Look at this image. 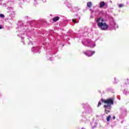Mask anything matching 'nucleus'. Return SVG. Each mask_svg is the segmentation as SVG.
Returning a JSON list of instances; mask_svg holds the SVG:
<instances>
[{
  "label": "nucleus",
  "instance_id": "9",
  "mask_svg": "<svg viewBox=\"0 0 129 129\" xmlns=\"http://www.w3.org/2000/svg\"><path fill=\"white\" fill-rule=\"evenodd\" d=\"M72 22H73V23H75V24H77V22L75 20H74V19H73Z\"/></svg>",
  "mask_w": 129,
  "mask_h": 129
},
{
  "label": "nucleus",
  "instance_id": "5",
  "mask_svg": "<svg viewBox=\"0 0 129 129\" xmlns=\"http://www.w3.org/2000/svg\"><path fill=\"white\" fill-rule=\"evenodd\" d=\"M87 6L88 8H91L93 6L92 2H88L87 3Z\"/></svg>",
  "mask_w": 129,
  "mask_h": 129
},
{
  "label": "nucleus",
  "instance_id": "12",
  "mask_svg": "<svg viewBox=\"0 0 129 129\" xmlns=\"http://www.w3.org/2000/svg\"><path fill=\"white\" fill-rule=\"evenodd\" d=\"M113 119H115V116H113Z\"/></svg>",
  "mask_w": 129,
  "mask_h": 129
},
{
  "label": "nucleus",
  "instance_id": "6",
  "mask_svg": "<svg viewBox=\"0 0 129 129\" xmlns=\"http://www.w3.org/2000/svg\"><path fill=\"white\" fill-rule=\"evenodd\" d=\"M110 118H111V116H110V115L108 116L106 118L107 121H109V120H110Z\"/></svg>",
  "mask_w": 129,
  "mask_h": 129
},
{
  "label": "nucleus",
  "instance_id": "1",
  "mask_svg": "<svg viewBox=\"0 0 129 129\" xmlns=\"http://www.w3.org/2000/svg\"><path fill=\"white\" fill-rule=\"evenodd\" d=\"M101 101L102 102L105 103V105L103 106V107L105 108L104 111L106 114H108L109 112H110V110L107 109H111V105H112L114 103V98H108L106 100H104L103 99H101Z\"/></svg>",
  "mask_w": 129,
  "mask_h": 129
},
{
  "label": "nucleus",
  "instance_id": "3",
  "mask_svg": "<svg viewBox=\"0 0 129 129\" xmlns=\"http://www.w3.org/2000/svg\"><path fill=\"white\" fill-rule=\"evenodd\" d=\"M60 19V17H59L58 16H56L54 17L53 19H52V21L53 22H54V23H56V22H57V21H59V19Z\"/></svg>",
  "mask_w": 129,
  "mask_h": 129
},
{
  "label": "nucleus",
  "instance_id": "11",
  "mask_svg": "<svg viewBox=\"0 0 129 129\" xmlns=\"http://www.w3.org/2000/svg\"><path fill=\"white\" fill-rule=\"evenodd\" d=\"M91 52L92 53V55H93L95 53V51H91Z\"/></svg>",
  "mask_w": 129,
  "mask_h": 129
},
{
  "label": "nucleus",
  "instance_id": "7",
  "mask_svg": "<svg viewBox=\"0 0 129 129\" xmlns=\"http://www.w3.org/2000/svg\"><path fill=\"white\" fill-rule=\"evenodd\" d=\"M100 105H101V102L99 101V102H98L97 107H99V106H100Z\"/></svg>",
  "mask_w": 129,
  "mask_h": 129
},
{
  "label": "nucleus",
  "instance_id": "10",
  "mask_svg": "<svg viewBox=\"0 0 129 129\" xmlns=\"http://www.w3.org/2000/svg\"><path fill=\"white\" fill-rule=\"evenodd\" d=\"M0 17L1 18H4L5 17V15H4L3 14H0Z\"/></svg>",
  "mask_w": 129,
  "mask_h": 129
},
{
  "label": "nucleus",
  "instance_id": "2",
  "mask_svg": "<svg viewBox=\"0 0 129 129\" xmlns=\"http://www.w3.org/2000/svg\"><path fill=\"white\" fill-rule=\"evenodd\" d=\"M96 23L98 28H99L100 30L105 31L107 29H108V25L106 24L102 17L98 18L96 20Z\"/></svg>",
  "mask_w": 129,
  "mask_h": 129
},
{
  "label": "nucleus",
  "instance_id": "14",
  "mask_svg": "<svg viewBox=\"0 0 129 129\" xmlns=\"http://www.w3.org/2000/svg\"><path fill=\"white\" fill-rule=\"evenodd\" d=\"M85 54L86 55H87V54H86V53H85Z\"/></svg>",
  "mask_w": 129,
  "mask_h": 129
},
{
  "label": "nucleus",
  "instance_id": "8",
  "mask_svg": "<svg viewBox=\"0 0 129 129\" xmlns=\"http://www.w3.org/2000/svg\"><path fill=\"white\" fill-rule=\"evenodd\" d=\"M123 7V4H119V8H122Z\"/></svg>",
  "mask_w": 129,
  "mask_h": 129
},
{
  "label": "nucleus",
  "instance_id": "13",
  "mask_svg": "<svg viewBox=\"0 0 129 129\" xmlns=\"http://www.w3.org/2000/svg\"><path fill=\"white\" fill-rule=\"evenodd\" d=\"M1 29H3V27H2L1 26H0V30H1Z\"/></svg>",
  "mask_w": 129,
  "mask_h": 129
},
{
  "label": "nucleus",
  "instance_id": "4",
  "mask_svg": "<svg viewBox=\"0 0 129 129\" xmlns=\"http://www.w3.org/2000/svg\"><path fill=\"white\" fill-rule=\"evenodd\" d=\"M104 6H105V3H104V2H101L100 3V9H102V8H103V7H104Z\"/></svg>",
  "mask_w": 129,
  "mask_h": 129
}]
</instances>
